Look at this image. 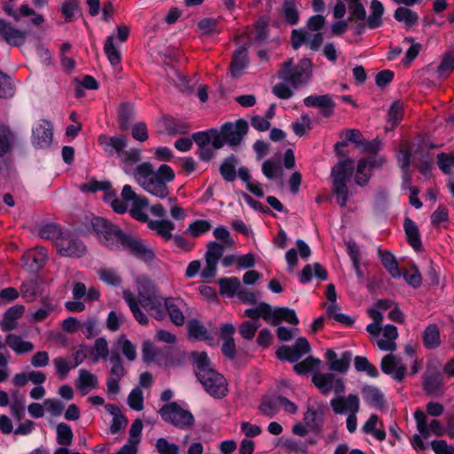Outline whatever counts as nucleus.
I'll return each instance as SVG.
<instances>
[{
	"label": "nucleus",
	"instance_id": "1",
	"mask_svg": "<svg viewBox=\"0 0 454 454\" xmlns=\"http://www.w3.org/2000/svg\"><path fill=\"white\" fill-rule=\"evenodd\" d=\"M90 225L101 245L110 251H125L145 263L155 259L153 248L146 246L143 239L122 231L117 224L100 217L93 216Z\"/></svg>",
	"mask_w": 454,
	"mask_h": 454
},
{
	"label": "nucleus",
	"instance_id": "2",
	"mask_svg": "<svg viewBox=\"0 0 454 454\" xmlns=\"http://www.w3.org/2000/svg\"><path fill=\"white\" fill-rule=\"evenodd\" d=\"M355 162L351 158L338 161L331 170L333 192L337 197V203L344 207L348 200V182L354 174Z\"/></svg>",
	"mask_w": 454,
	"mask_h": 454
},
{
	"label": "nucleus",
	"instance_id": "3",
	"mask_svg": "<svg viewBox=\"0 0 454 454\" xmlns=\"http://www.w3.org/2000/svg\"><path fill=\"white\" fill-rule=\"evenodd\" d=\"M153 166L149 161L139 164L134 172L137 183L145 192L160 199L167 198L169 194L168 184L153 177Z\"/></svg>",
	"mask_w": 454,
	"mask_h": 454
},
{
	"label": "nucleus",
	"instance_id": "4",
	"mask_svg": "<svg viewBox=\"0 0 454 454\" xmlns=\"http://www.w3.org/2000/svg\"><path fill=\"white\" fill-rule=\"evenodd\" d=\"M163 421L181 430H188L194 425L195 419L191 411L183 409L176 402L164 404L159 411Z\"/></svg>",
	"mask_w": 454,
	"mask_h": 454
},
{
	"label": "nucleus",
	"instance_id": "5",
	"mask_svg": "<svg viewBox=\"0 0 454 454\" xmlns=\"http://www.w3.org/2000/svg\"><path fill=\"white\" fill-rule=\"evenodd\" d=\"M249 129L248 122L242 118L235 122L227 121L220 127L218 137L223 146L227 144L231 147L239 145Z\"/></svg>",
	"mask_w": 454,
	"mask_h": 454
},
{
	"label": "nucleus",
	"instance_id": "6",
	"mask_svg": "<svg viewBox=\"0 0 454 454\" xmlns=\"http://www.w3.org/2000/svg\"><path fill=\"white\" fill-rule=\"evenodd\" d=\"M205 391L214 398L222 399L228 394L225 378L215 369L206 372L197 377Z\"/></svg>",
	"mask_w": 454,
	"mask_h": 454
},
{
	"label": "nucleus",
	"instance_id": "7",
	"mask_svg": "<svg viewBox=\"0 0 454 454\" xmlns=\"http://www.w3.org/2000/svg\"><path fill=\"white\" fill-rule=\"evenodd\" d=\"M58 254L61 256L81 257L84 254L86 247L82 241L69 231H64L55 241Z\"/></svg>",
	"mask_w": 454,
	"mask_h": 454
},
{
	"label": "nucleus",
	"instance_id": "8",
	"mask_svg": "<svg viewBox=\"0 0 454 454\" xmlns=\"http://www.w3.org/2000/svg\"><path fill=\"white\" fill-rule=\"evenodd\" d=\"M311 347L305 337H299L292 346L282 345L276 351V356L280 361L291 364L298 362L301 356L309 353Z\"/></svg>",
	"mask_w": 454,
	"mask_h": 454
},
{
	"label": "nucleus",
	"instance_id": "9",
	"mask_svg": "<svg viewBox=\"0 0 454 454\" xmlns=\"http://www.w3.org/2000/svg\"><path fill=\"white\" fill-rule=\"evenodd\" d=\"M370 14L364 21L355 22L354 34L361 35L364 33L365 28L376 29L382 26V16L384 14V6L379 0H372L370 4Z\"/></svg>",
	"mask_w": 454,
	"mask_h": 454
},
{
	"label": "nucleus",
	"instance_id": "10",
	"mask_svg": "<svg viewBox=\"0 0 454 454\" xmlns=\"http://www.w3.org/2000/svg\"><path fill=\"white\" fill-rule=\"evenodd\" d=\"M53 139V126L50 121L40 120L32 129V145L36 149H48Z\"/></svg>",
	"mask_w": 454,
	"mask_h": 454
},
{
	"label": "nucleus",
	"instance_id": "11",
	"mask_svg": "<svg viewBox=\"0 0 454 454\" xmlns=\"http://www.w3.org/2000/svg\"><path fill=\"white\" fill-rule=\"evenodd\" d=\"M165 300L163 296L155 294H139V304L158 321L166 318Z\"/></svg>",
	"mask_w": 454,
	"mask_h": 454
},
{
	"label": "nucleus",
	"instance_id": "12",
	"mask_svg": "<svg viewBox=\"0 0 454 454\" xmlns=\"http://www.w3.org/2000/svg\"><path fill=\"white\" fill-rule=\"evenodd\" d=\"M325 407L317 404V408L309 404L303 415V422L309 432L319 435L324 429Z\"/></svg>",
	"mask_w": 454,
	"mask_h": 454
},
{
	"label": "nucleus",
	"instance_id": "13",
	"mask_svg": "<svg viewBox=\"0 0 454 454\" xmlns=\"http://www.w3.org/2000/svg\"><path fill=\"white\" fill-rule=\"evenodd\" d=\"M98 143L104 153L110 157H121L123 150L128 145L127 139L123 135L108 136L101 134L98 137Z\"/></svg>",
	"mask_w": 454,
	"mask_h": 454
},
{
	"label": "nucleus",
	"instance_id": "14",
	"mask_svg": "<svg viewBox=\"0 0 454 454\" xmlns=\"http://www.w3.org/2000/svg\"><path fill=\"white\" fill-rule=\"evenodd\" d=\"M383 373L391 376L395 381L402 382L407 375V365L392 353L384 356L380 362Z\"/></svg>",
	"mask_w": 454,
	"mask_h": 454
},
{
	"label": "nucleus",
	"instance_id": "15",
	"mask_svg": "<svg viewBox=\"0 0 454 454\" xmlns=\"http://www.w3.org/2000/svg\"><path fill=\"white\" fill-rule=\"evenodd\" d=\"M303 104L307 107L318 108L320 114L325 119L333 115L336 107L331 94L309 95L303 99Z\"/></svg>",
	"mask_w": 454,
	"mask_h": 454
},
{
	"label": "nucleus",
	"instance_id": "16",
	"mask_svg": "<svg viewBox=\"0 0 454 454\" xmlns=\"http://www.w3.org/2000/svg\"><path fill=\"white\" fill-rule=\"evenodd\" d=\"M325 357L331 371L345 373L350 367L353 353L350 350H345L340 354V357H338L334 350L327 349Z\"/></svg>",
	"mask_w": 454,
	"mask_h": 454
},
{
	"label": "nucleus",
	"instance_id": "17",
	"mask_svg": "<svg viewBox=\"0 0 454 454\" xmlns=\"http://www.w3.org/2000/svg\"><path fill=\"white\" fill-rule=\"evenodd\" d=\"M330 405L336 414H345L347 412H358L360 409V400L356 394H349L347 397L336 396L330 401Z\"/></svg>",
	"mask_w": 454,
	"mask_h": 454
},
{
	"label": "nucleus",
	"instance_id": "18",
	"mask_svg": "<svg viewBox=\"0 0 454 454\" xmlns=\"http://www.w3.org/2000/svg\"><path fill=\"white\" fill-rule=\"evenodd\" d=\"M186 306L185 301L178 297H167L165 300L166 316L168 315L170 321L176 326H182L185 322L183 309Z\"/></svg>",
	"mask_w": 454,
	"mask_h": 454
},
{
	"label": "nucleus",
	"instance_id": "19",
	"mask_svg": "<svg viewBox=\"0 0 454 454\" xmlns=\"http://www.w3.org/2000/svg\"><path fill=\"white\" fill-rule=\"evenodd\" d=\"M0 39L4 40L12 46L20 47L26 42V33L0 18Z\"/></svg>",
	"mask_w": 454,
	"mask_h": 454
},
{
	"label": "nucleus",
	"instance_id": "20",
	"mask_svg": "<svg viewBox=\"0 0 454 454\" xmlns=\"http://www.w3.org/2000/svg\"><path fill=\"white\" fill-rule=\"evenodd\" d=\"M305 75H307L305 73L294 66V60L291 58L285 60L279 72V78L290 83L294 88H297L304 82Z\"/></svg>",
	"mask_w": 454,
	"mask_h": 454
},
{
	"label": "nucleus",
	"instance_id": "21",
	"mask_svg": "<svg viewBox=\"0 0 454 454\" xmlns=\"http://www.w3.org/2000/svg\"><path fill=\"white\" fill-rule=\"evenodd\" d=\"M137 115L135 104L130 101L122 102L117 108V121L121 131L129 129Z\"/></svg>",
	"mask_w": 454,
	"mask_h": 454
},
{
	"label": "nucleus",
	"instance_id": "22",
	"mask_svg": "<svg viewBox=\"0 0 454 454\" xmlns=\"http://www.w3.org/2000/svg\"><path fill=\"white\" fill-rule=\"evenodd\" d=\"M192 140L194 141L200 148L207 146L210 143L215 149L223 148V143L218 137V129L215 128L192 133Z\"/></svg>",
	"mask_w": 454,
	"mask_h": 454
},
{
	"label": "nucleus",
	"instance_id": "23",
	"mask_svg": "<svg viewBox=\"0 0 454 454\" xmlns=\"http://www.w3.org/2000/svg\"><path fill=\"white\" fill-rule=\"evenodd\" d=\"M361 393L364 402L372 408L382 410L386 404L385 395L376 386L364 385L361 388Z\"/></svg>",
	"mask_w": 454,
	"mask_h": 454
},
{
	"label": "nucleus",
	"instance_id": "24",
	"mask_svg": "<svg viewBox=\"0 0 454 454\" xmlns=\"http://www.w3.org/2000/svg\"><path fill=\"white\" fill-rule=\"evenodd\" d=\"M24 312L25 307L20 304H16L7 309L0 322L1 329L4 332H11L16 329L18 325L17 320L23 316Z\"/></svg>",
	"mask_w": 454,
	"mask_h": 454
},
{
	"label": "nucleus",
	"instance_id": "25",
	"mask_svg": "<svg viewBox=\"0 0 454 454\" xmlns=\"http://www.w3.org/2000/svg\"><path fill=\"white\" fill-rule=\"evenodd\" d=\"M247 50V46L243 45L234 51L230 63V71L232 77L239 78L242 70L247 67L248 64Z\"/></svg>",
	"mask_w": 454,
	"mask_h": 454
},
{
	"label": "nucleus",
	"instance_id": "26",
	"mask_svg": "<svg viewBox=\"0 0 454 454\" xmlns=\"http://www.w3.org/2000/svg\"><path fill=\"white\" fill-rule=\"evenodd\" d=\"M403 230L408 244L416 251L422 250L421 236L416 223L409 217L403 222Z\"/></svg>",
	"mask_w": 454,
	"mask_h": 454
},
{
	"label": "nucleus",
	"instance_id": "27",
	"mask_svg": "<svg viewBox=\"0 0 454 454\" xmlns=\"http://www.w3.org/2000/svg\"><path fill=\"white\" fill-rule=\"evenodd\" d=\"M443 377L439 372H434L424 378L423 390L428 395H438L442 394Z\"/></svg>",
	"mask_w": 454,
	"mask_h": 454
},
{
	"label": "nucleus",
	"instance_id": "28",
	"mask_svg": "<svg viewBox=\"0 0 454 454\" xmlns=\"http://www.w3.org/2000/svg\"><path fill=\"white\" fill-rule=\"evenodd\" d=\"M189 361L194 367L196 377L213 369L207 353L205 351H192L189 355Z\"/></svg>",
	"mask_w": 454,
	"mask_h": 454
},
{
	"label": "nucleus",
	"instance_id": "29",
	"mask_svg": "<svg viewBox=\"0 0 454 454\" xmlns=\"http://www.w3.org/2000/svg\"><path fill=\"white\" fill-rule=\"evenodd\" d=\"M148 228L154 231L164 241H169L173 238L172 231L175 230V223L168 219L151 220L148 222Z\"/></svg>",
	"mask_w": 454,
	"mask_h": 454
},
{
	"label": "nucleus",
	"instance_id": "30",
	"mask_svg": "<svg viewBox=\"0 0 454 454\" xmlns=\"http://www.w3.org/2000/svg\"><path fill=\"white\" fill-rule=\"evenodd\" d=\"M239 163V158L235 154H230L223 160L219 172L224 181L233 182L236 180Z\"/></svg>",
	"mask_w": 454,
	"mask_h": 454
},
{
	"label": "nucleus",
	"instance_id": "31",
	"mask_svg": "<svg viewBox=\"0 0 454 454\" xmlns=\"http://www.w3.org/2000/svg\"><path fill=\"white\" fill-rule=\"evenodd\" d=\"M334 376L332 372H315L311 380L322 395H327L333 391Z\"/></svg>",
	"mask_w": 454,
	"mask_h": 454
},
{
	"label": "nucleus",
	"instance_id": "32",
	"mask_svg": "<svg viewBox=\"0 0 454 454\" xmlns=\"http://www.w3.org/2000/svg\"><path fill=\"white\" fill-rule=\"evenodd\" d=\"M163 125L167 133L170 136L177 134L186 135L189 133L191 126L181 120L176 119L170 115L163 117Z\"/></svg>",
	"mask_w": 454,
	"mask_h": 454
},
{
	"label": "nucleus",
	"instance_id": "33",
	"mask_svg": "<svg viewBox=\"0 0 454 454\" xmlns=\"http://www.w3.org/2000/svg\"><path fill=\"white\" fill-rule=\"evenodd\" d=\"M23 260L30 271L38 272L45 265L47 260L46 251L43 247H41L36 253L25 254Z\"/></svg>",
	"mask_w": 454,
	"mask_h": 454
},
{
	"label": "nucleus",
	"instance_id": "34",
	"mask_svg": "<svg viewBox=\"0 0 454 454\" xmlns=\"http://www.w3.org/2000/svg\"><path fill=\"white\" fill-rule=\"evenodd\" d=\"M80 189L82 192L96 193L102 191L106 196H114V191L110 181H98L95 177L91 178L88 183L82 184Z\"/></svg>",
	"mask_w": 454,
	"mask_h": 454
},
{
	"label": "nucleus",
	"instance_id": "35",
	"mask_svg": "<svg viewBox=\"0 0 454 454\" xmlns=\"http://www.w3.org/2000/svg\"><path fill=\"white\" fill-rule=\"evenodd\" d=\"M5 343L18 355L30 352L35 348L32 342L23 340L20 335L14 333H8L6 335Z\"/></svg>",
	"mask_w": 454,
	"mask_h": 454
},
{
	"label": "nucleus",
	"instance_id": "36",
	"mask_svg": "<svg viewBox=\"0 0 454 454\" xmlns=\"http://www.w3.org/2000/svg\"><path fill=\"white\" fill-rule=\"evenodd\" d=\"M188 334L190 338L198 340H205L209 345H212L213 338L209 335L207 328L200 323L197 319L189 321L187 325Z\"/></svg>",
	"mask_w": 454,
	"mask_h": 454
},
{
	"label": "nucleus",
	"instance_id": "37",
	"mask_svg": "<svg viewBox=\"0 0 454 454\" xmlns=\"http://www.w3.org/2000/svg\"><path fill=\"white\" fill-rule=\"evenodd\" d=\"M274 316L273 325H278L282 322L297 325L300 322L295 310L288 307H276Z\"/></svg>",
	"mask_w": 454,
	"mask_h": 454
},
{
	"label": "nucleus",
	"instance_id": "38",
	"mask_svg": "<svg viewBox=\"0 0 454 454\" xmlns=\"http://www.w3.org/2000/svg\"><path fill=\"white\" fill-rule=\"evenodd\" d=\"M379 254L383 267L394 278H399L401 271L398 267V262L394 254L387 250L382 251L379 248Z\"/></svg>",
	"mask_w": 454,
	"mask_h": 454
},
{
	"label": "nucleus",
	"instance_id": "39",
	"mask_svg": "<svg viewBox=\"0 0 454 454\" xmlns=\"http://www.w3.org/2000/svg\"><path fill=\"white\" fill-rule=\"evenodd\" d=\"M423 343L428 349H434L441 345L440 331L436 324H431L423 332Z\"/></svg>",
	"mask_w": 454,
	"mask_h": 454
},
{
	"label": "nucleus",
	"instance_id": "40",
	"mask_svg": "<svg viewBox=\"0 0 454 454\" xmlns=\"http://www.w3.org/2000/svg\"><path fill=\"white\" fill-rule=\"evenodd\" d=\"M379 421V416L377 414H371L369 419L365 421V423L362 427V431L365 434H370L373 436L380 442H382L386 439V432L383 428L377 429L376 425Z\"/></svg>",
	"mask_w": 454,
	"mask_h": 454
},
{
	"label": "nucleus",
	"instance_id": "41",
	"mask_svg": "<svg viewBox=\"0 0 454 454\" xmlns=\"http://www.w3.org/2000/svg\"><path fill=\"white\" fill-rule=\"evenodd\" d=\"M60 11L67 23L71 22L76 15L78 17L82 15L79 0H64Z\"/></svg>",
	"mask_w": 454,
	"mask_h": 454
},
{
	"label": "nucleus",
	"instance_id": "42",
	"mask_svg": "<svg viewBox=\"0 0 454 454\" xmlns=\"http://www.w3.org/2000/svg\"><path fill=\"white\" fill-rule=\"evenodd\" d=\"M220 294L228 297H234L240 286L239 279L236 277L221 278L218 280Z\"/></svg>",
	"mask_w": 454,
	"mask_h": 454
},
{
	"label": "nucleus",
	"instance_id": "43",
	"mask_svg": "<svg viewBox=\"0 0 454 454\" xmlns=\"http://www.w3.org/2000/svg\"><path fill=\"white\" fill-rule=\"evenodd\" d=\"M212 225L208 220L198 219L192 222L184 231V234L199 238L208 232Z\"/></svg>",
	"mask_w": 454,
	"mask_h": 454
},
{
	"label": "nucleus",
	"instance_id": "44",
	"mask_svg": "<svg viewBox=\"0 0 454 454\" xmlns=\"http://www.w3.org/2000/svg\"><path fill=\"white\" fill-rule=\"evenodd\" d=\"M354 366L357 372H365L371 378H378L380 376L377 367L370 363L365 356H355Z\"/></svg>",
	"mask_w": 454,
	"mask_h": 454
},
{
	"label": "nucleus",
	"instance_id": "45",
	"mask_svg": "<svg viewBox=\"0 0 454 454\" xmlns=\"http://www.w3.org/2000/svg\"><path fill=\"white\" fill-rule=\"evenodd\" d=\"M90 354L94 356L93 362H98L100 358H109V348L107 340L104 337H99L95 340L94 347L90 348Z\"/></svg>",
	"mask_w": 454,
	"mask_h": 454
},
{
	"label": "nucleus",
	"instance_id": "46",
	"mask_svg": "<svg viewBox=\"0 0 454 454\" xmlns=\"http://www.w3.org/2000/svg\"><path fill=\"white\" fill-rule=\"evenodd\" d=\"M57 442L61 446L71 445L74 438V433L69 425L60 422L56 427Z\"/></svg>",
	"mask_w": 454,
	"mask_h": 454
},
{
	"label": "nucleus",
	"instance_id": "47",
	"mask_svg": "<svg viewBox=\"0 0 454 454\" xmlns=\"http://www.w3.org/2000/svg\"><path fill=\"white\" fill-rule=\"evenodd\" d=\"M97 385L98 379L93 373L85 369L79 371V378L76 383V387L79 390L84 391L88 388H95Z\"/></svg>",
	"mask_w": 454,
	"mask_h": 454
},
{
	"label": "nucleus",
	"instance_id": "48",
	"mask_svg": "<svg viewBox=\"0 0 454 454\" xmlns=\"http://www.w3.org/2000/svg\"><path fill=\"white\" fill-rule=\"evenodd\" d=\"M285 20L291 26L297 25L300 20V14L295 5V0H285L283 4Z\"/></svg>",
	"mask_w": 454,
	"mask_h": 454
},
{
	"label": "nucleus",
	"instance_id": "49",
	"mask_svg": "<svg viewBox=\"0 0 454 454\" xmlns=\"http://www.w3.org/2000/svg\"><path fill=\"white\" fill-rule=\"evenodd\" d=\"M282 172L283 171L280 163L272 159L266 160L262 164V173L269 180L281 176Z\"/></svg>",
	"mask_w": 454,
	"mask_h": 454
},
{
	"label": "nucleus",
	"instance_id": "50",
	"mask_svg": "<svg viewBox=\"0 0 454 454\" xmlns=\"http://www.w3.org/2000/svg\"><path fill=\"white\" fill-rule=\"evenodd\" d=\"M114 36L113 35L106 37L104 43V51L113 66H116L121 63V52L115 48L114 43Z\"/></svg>",
	"mask_w": 454,
	"mask_h": 454
},
{
	"label": "nucleus",
	"instance_id": "51",
	"mask_svg": "<svg viewBox=\"0 0 454 454\" xmlns=\"http://www.w3.org/2000/svg\"><path fill=\"white\" fill-rule=\"evenodd\" d=\"M319 364L320 360L318 358L308 356L301 362H296V364L294 365V371L298 375H306L315 370L319 365Z\"/></svg>",
	"mask_w": 454,
	"mask_h": 454
},
{
	"label": "nucleus",
	"instance_id": "52",
	"mask_svg": "<svg viewBox=\"0 0 454 454\" xmlns=\"http://www.w3.org/2000/svg\"><path fill=\"white\" fill-rule=\"evenodd\" d=\"M60 225L49 223L43 225L39 230V235L43 239H52L54 242L63 234Z\"/></svg>",
	"mask_w": 454,
	"mask_h": 454
},
{
	"label": "nucleus",
	"instance_id": "53",
	"mask_svg": "<svg viewBox=\"0 0 454 454\" xmlns=\"http://www.w3.org/2000/svg\"><path fill=\"white\" fill-rule=\"evenodd\" d=\"M394 18L397 21H404L407 25H414L419 20L417 12L405 7H398L394 13Z\"/></svg>",
	"mask_w": 454,
	"mask_h": 454
},
{
	"label": "nucleus",
	"instance_id": "54",
	"mask_svg": "<svg viewBox=\"0 0 454 454\" xmlns=\"http://www.w3.org/2000/svg\"><path fill=\"white\" fill-rule=\"evenodd\" d=\"M224 252V247L216 241H210L207 245L205 260L218 263Z\"/></svg>",
	"mask_w": 454,
	"mask_h": 454
},
{
	"label": "nucleus",
	"instance_id": "55",
	"mask_svg": "<svg viewBox=\"0 0 454 454\" xmlns=\"http://www.w3.org/2000/svg\"><path fill=\"white\" fill-rule=\"evenodd\" d=\"M15 86L11 77L0 70V98H11L14 96Z\"/></svg>",
	"mask_w": 454,
	"mask_h": 454
},
{
	"label": "nucleus",
	"instance_id": "56",
	"mask_svg": "<svg viewBox=\"0 0 454 454\" xmlns=\"http://www.w3.org/2000/svg\"><path fill=\"white\" fill-rule=\"evenodd\" d=\"M255 35L254 42L262 43L267 40L270 28H269V20L265 17H261L257 20L254 24Z\"/></svg>",
	"mask_w": 454,
	"mask_h": 454
},
{
	"label": "nucleus",
	"instance_id": "57",
	"mask_svg": "<svg viewBox=\"0 0 454 454\" xmlns=\"http://www.w3.org/2000/svg\"><path fill=\"white\" fill-rule=\"evenodd\" d=\"M414 419L416 421L417 429L419 432V435L422 438L429 437L431 430L427 425L426 413L422 410L418 409L414 412Z\"/></svg>",
	"mask_w": 454,
	"mask_h": 454
},
{
	"label": "nucleus",
	"instance_id": "58",
	"mask_svg": "<svg viewBox=\"0 0 454 454\" xmlns=\"http://www.w3.org/2000/svg\"><path fill=\"white\" fill-rule=\"evenodd\" d=\"M338 308L337 305L330 304L326 309V313L330 317H333L335 321L338 323L351 327L355 324L354 318H352L350 316L336 312V309Z\"/></svg>",
	"mask_w": 454,
	"mask_h": 454
},
{
	"label": "nucleus",
	"instance_id": "59",
	"mask_svg": "<svg viewBox=\"0 0 454 454\" xmlns=\"http://www.w3.org/2000/svg\"><path fill=\"white\" fill-rule=\"evenodd\" d=\"M109 361L112 364L110 374L113 377L122 378L125 373V369L120 354L116 351H113L110 354Z\"/></svg>",
	"mask_w": 454,
	"mask_h": 454
},
{
	"label": "nucleus",
	"instance_id": "60",
	"mask_svg": "<svg viewBox=\"0 0 454 454\" xmlns=\"http://www.w3.org/2000/svg\"><path fill=\"white\" fill-rule=\"evenodd\" d=\"M372 171L368 170V167L366 166V161L362 160L361 159L357 162L356 167V176L355 177V182L359 186H364L368 184Z\"/></svg>",
	"mask_w": 454,
	"mask_h": 454
},
{
	"label": "nucleus",
	"instance_id": "61",
	"mask_svg": "<svg viewBox=\"0 0 454 454\" xmlns=\"http://www.w3.org/2000/svg\"><path fill=\"white\" fill-rule=\"evenodd\" d=\"M438 168L446 175L451 173V168L454 167V152L450 153H440L437 154Z\"/></svg>",
	"mask_w": 454,
	"mask_h": 454
},
{
	"label": "nucleus",
	"instance_id": "62",
	"mask_svg": "<svg viewBox=\"0 0 454 454\" xmlns=\"http://www.w3.org/2000/svg\"><path fill=\"white\" fill-rule=\"evenodd\" d=\"M403 117V104L400 101H394L390 106L387 112V121L391 122L393 126H396L400 123Z\"/></svg>",
	"mask_w": 454,
	"mask_h": 454
},
{
	"label": "nucleus",
	"instance_id": "63",
	"mask_svg": "<svg viewBox=\"0 0 454 454\" xmlns=\"http://www.w3.org/2000/svg\"><path fill=\"white\" fill-rule=\"evenodd\" d=\"M129 406L135 411H142L144 409V395L139 387L133 388L128 396Z\"/></svg>",
	"mask_w": 454,
	"mask_h": 454
},
{
	"label": "nucleus",
	"instance_id": "64",
	"mask_svg": "<svg viewBox=\"0 0 454 454\" xmlns=\"http://www.w3.org/2000/svg\"><path fill=\"white\" fill-rule=\"evenodd\" d=\"M81 331L87 339H92L100 333L98 322L96 317H89L82 325Z\"/></svg>",
	"mask_w": 454,
	"mask_h": 454
}]
</instances>
